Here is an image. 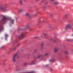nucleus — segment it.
Returning a JSON list of instances; mask_svg holds the SVG:
<instances>
[{
	"mask_svg": "<svg viewBox=\"0 0 73 73\" xmlns=\"http://www.w3.org/2000/svg\"><path fill=\"white\" fill-rule=\"evenodd\" d=\"M6 39H7L6 38L5 39L6 40Z\"/></svg>",
	"mask_w": 73,
	"mask_h": 73,
	"instance_id": "obj_45",
	"label": "nucleus"
},
{
	"mask_svg": "<svg viewBox=\"0 0 73 73\" xmlns=\"http://www.w3.org/2000/svg\"><path fill=\"white\" fill-rule=\"evenodd\" d=\"M17 53H16L14 54V55L12 57V60L13 62H16V56H17Z\"/></svg>",
	"mask_w": 73,
	"mask_h": 73,
	"instance_id": "obj_3",
	"label": "nucleus"
},
{
	"mask_svg": "<svg viewBox=\"0 0 73 73\" xmlns=\"http://www.w3.org/2000/svg\"><path fill=\"white\" fill-rule=\"evenodd\" d=\"M27 73H34V71L28 72Z\"/></svg>",
	"mask_w": 73,
	"mask_h": 73,
	"instance_id": "obj_17",
	"label": "nucleus"
},
{
	"mask_svg": "<svg viewBox=\"0 0 73 73\" xmlns=\"http://www.w3.org/2000/svg\"><path fill=\"white\" fill-rule=\"evenodd\" d=\"M71 37H73V34L71 35Z\"/></svg>",
	"mask_w": 73,
	"mask_h": 73,
	"instance_id": "obj_35",
	"label": "nucleus"
},
{
	"mask_svg": "<svg viewBox=\"0 0 73 73\" xmlns=\"http://www.w3.org/2000/svg\"><path fill=\"white\" fill-rule=\"evenodd\" d=\"M25 65H28V63H26L24 64Z\"/></svg>",
	"mask_w": 73,
	"mask_h": 73,
	"instance_id": "obj_26",
	"label": "nucleus"
},
{
	"mask_svg": "<svg viewBox=\"0 0 73 73\" xmlns=\"http://www.w3.org/2000/svg\"><path fill=\"white\" fill-rule=\"evenodd\" d=\"M20 46V44H18L17 45V47H19Z\"/></svg>",
	"mask_w": 73,
	"mask_h": 73,
	"instance_id": "obj_22",
	"label": "nucleus"
},
{
	"mask_svg": "<svg viewBox=\"0 0 73 73\" xmlns=\"http://www.w3.org/2000/svg\"><path fill=\"white\" fill-rule=\"evenodd\" d=\"M34 52H37V50L35 49L34 50Z\"/></svg>",
	"mask_w": 73,
	"mask_h": 73,
	"instance_id": "obj_31",
	"label": "nucleus"
},
{
	"mask_svg": "<svg viewBox=\"0 0 73 73\" xmlns=\"http://www.w3.org/2000/svg\"><path fill=\"white\" fill-rule=\"evenodd\" d=\"M5 37L6 38H7V37H8V35H7V34H6L5 35Z\"/></svg>",
	"mask_w": 73,
	"mask_h": 73,
	"instance_id": "obj_18",
	"label": "nucleus"
},
{
	"mask_svg": "<svg viewBox=\"0 0 73 73\" xmlns=\"http://www.w3.org/2000/svg\"><path fill=\"white\" fill-rule=\"evenodd\" d=\"M19 3H20V4H21V5H22L23 4V3L22 0H20V1Z\"/></svg>",
	"mask_w": 73,
	"mask_h": 73,
	"instance_id": "obj_13",
	"label": "nucleus"
},
{
	"mask_svg": "<svg viewBox=\"0 0 73 73\" xmlns=\"http://www.w3.org/2000/svg\"><path fill=\"white\" fill-rule=\"evenodd\" d=\"M59 50V48H54V50L55 52H57Z\"/></svg>",
	"mask_w": 73,
	"mask_h": 73,
	"instance_id": "obj_7",
	"label": "nucleus"
},
{
	"mask_svg": "<svg viewBox=\"0 0 73 73\" xmlns=\"http://www.w3.org/2000/svg\"><path fill=\"white\" fill-rule=\"evenodd\" d=\"M44 36V35H42V34L41 35H40V36H41V38H44V36Z\"/></svg>",
	"mask_w": 73,
	"mask_h": 73,
	"instance_id": "obj_20",
	"label": "nucleus"
},
{
	"mask_svg": "<svg viewBox=\"0 0 73 73\" xmlns=\"http://www.w3.org/2000/svg\"><path fill=\"white\" fill-rule=\"evenodd\" d=\"M54 0H50V1L51 2H52V1H54Z\"/></svg>",
	"mask_w": 73,
	"mask_h": 73,
	"instance_id": "obj_30",
	"label": "nucleus"
},
{
	"mask_svg": "<svg viewBox=\"0 0 73 73\" xmlns=\"http://www.w3.org/2000/svg\"><path fill=\"white\" fill-rule=\"evenodd\" d=\"M4 46H2V47H1V48H4Z\"/></svg>",
	"mask_w": 73,
	"mask_h": 73,
	"instance_id": "obj_38",
	"label": "nucleus"
},
{
	"mask_svg": "<svg viewBox=\"0 0 73 73\" xmlns=\"http://www.w3.org/2000/svg\"><path fill=\"white\" fill-rule=\"evenodd\" d=\"M67 41H71V40H70V39H67Z\"/></svg>",
	"mask_w": 73,
	"mask_h": 73,
	"instance_id": "obj_27",
	"label": "nucleus"
},
{
	"mask_svg": "<svg viewBox=\"0 0 73 73\" xmlns=\"http://www.w3.org/2000/svg\"><path fill=\"white\" fill-rule=\"evenodd\" d=\"M56 61L55 59H51L49 60L50 62H54Z\"/></svg>",
	"mask_w": 73,
	"mask_h": 73,
	"instance_id": "obj_8",
	"label": "nucleus"
},
{
	"mask_svg": "<svg viewBox=\"0 0 73 73\" xmlns=\"http://www.w3.org/2000/svg\"><path fill=\"white\" fill-rule=\"evenodd\" d=\"M50 71H52V70H53V69L50 68Z\"/></svg>",
	"mask_w": 73,
	"mask_h": 73,
	"instance_id": "obj_32",
	"label": "nucleus"
},
{
	"mask_svg": "<svg viewBox=\"0 0 73 73\" xmlns=\"http://www.w3.org/2000/svg\"><path fill=\"white\" fill-rule=\"evenodd\" d=\"M42 35H43V36H46V35H47V34L45 33H42Z\"/></svg>",
	"mask_w": 73,
	"mask_h": 73,
	"instance_id": "obj_12",
	"label": "nucleus"
},
{
	"mask_svg": "<svg viewBox=\"0 0 73 73\" xmlns=\"http://www.w3.org/2000/svg\"><path fill=\"white\" fill-rule=\"evenodd\" d=\"M68 15L67 14H65V19H67V17H68Z\"/></svg>",
	"mask_w": 73,
	"mask_h": 73,
	"instance_id": "obj_16",
	"label": "nucleus"
},
{
	"mask_svg": "<svg viewBox=\"0 0 73 73\" xmlns=\"http://www.w3.org/2000/svg\"><path fill=\"white\" fill-rule=\"evenodd\" d=\"M48 54H49L48 53H46L45 54V56H47V55H48Z\"/></svg>",
	"mask_w": 73,
	"mask_h": 73,
	"instance_id": "obj_24",
	"label": "nucleus"
},
{
	"mask_svg": "<svg viewBox=\"0 0 73 73\" xmlns=\"http://www.w3.org/2000/svg\"><path fill=\"white\" fill-rule=\"evenodd\" d=\"M54 42H56V40H54Z\"/></svg>",
	"mask_w": 73,
	"mask_h": 73,
	"instance_id": "obj_37",
	"label": "nucleus"
},
{
	"mask_svg": "<svg viewBox=\"0 0 73 73\" xmlns=\"http://www.w3.org/2000/svg\"><path fill=\"white\" fill-rule=\"evenodd\" d=\"M49 64H47V65L44 66V67H45L46 68L47 67H49Z\"/></svg>",
	"mask_w": 73,
	"mask_h": 73,
	"instance_id": "obj_14",
	"label": "nucleus"
},
{
	"mask_svg": "<svg viewBox=\"0 0 73 73\" xmlns=\"http://www.w3.org/2000/svg\"><path fill=\"white\" fill-rule=\"evenodd\" d=\"M3 29V27L1 26L0 27V32H1V31H2Z\"/></svg>",
	"mask_w": 73,
	"mask_h": 73,
	"instance_id": "obj_11",
	"label": "nucleus"
},
{
	"mask_svg": "<svg viewBox=\"0 0 73 73\" xmlns=\"http://www.w3.org/2000/svg\"><path fill=\"white\" fill-rule=\"evenodd\" d=\"M25 15L26 16H27V17H29V18L30 17V15L29 13H26L25 14Z\"/></svg>",
	"mask_w": 73,
	"mask_h": 73,
	"instance_id": "obj_9",
	"label": "nucleus"
},
{
	"mask_svg": "<svg viewBox=\"0 0 73 73\" xmlns=\"http://www.w3.org/2000/svg\"><path fill=\"white\" fill-rule=\"evenodd\" d=\"M45 0H43V1H45Z\"/></svg>",
	"mask_w": 73,
	"mask_h": 73,
	"instance_id": "obj_42",
	"label": "nucleus"
},
{
	"mask_svg": "<svg viewBox=\"0 0 73 73\" xmlns=\"http://www.w3.org/2000/svg\"><path fill=\"white\" fill-rule=\"evenodd\" d=\"M45 4H48V3L46 2V3Z\"/></svg>",
	"mask_w": 73,
	"mask_h": 73,
	"instance_id": "obj_39",
	"label": "nucleus"
},
{
	"mask_svg": "<svg viewBox=\"0 0 73 73\" xmlns=\"http://www.w3.org/2000/svg\"><path fill=\"white\" fill-rule=\"evenodd\" d=\"M43 23H45V20H43Z\"/></svg>",
	"mask_w": 73,
	"mask_h": 73,
	"instance_id": "obj_36",
	"label": "nucleus"
},
{
	"mask_svg": "<svg viewBox=\"0 0 73 73\" xmlns=\"http://www.w3.org/2000/svg\"><path fill=\"white\" fill-rule=\"evenodd\" d=\"M24 0V1H25V0Z\"/></svg>",
	"mask_w": 73,
	"mask_h": 73,
	"instance_id": "obj_43",
	"label": "nucleus"
},
{
	"mask_svg": "<svg viewBox=\"0 0 73 73\" xmlns=\"http://www.w3.org/2000/svg\"><path fill=\"white\" fill-rule=\"evenodd\" d=\"M17 49V47H16L15 48H14L13 49L14 50H16V49Z\"/></svg>",
	"mask_w": 73,
	"mask_h": 73,
	"instance_id": "obj_23",
	"label": "nucleus"
},
{
	"mask_svg": "<svg viewBox=\"0 0 73 73\" xmlns=\"http://www.w3.org/2000/svg\"><path fill=\"white\" fill-rule=\"evenodd\" d=\"M65 53L66 54H68V51H66L65 52Z\"/></svg>",
	"mask_w": 73,
	"mask_h": 73,
	"instance_id": "obj_28",
	"label": "nucleus"
},
{
	"mask_svg": "<svg viewBox=\"0 0 73 73\" xmlns=\"http://www.w3.org/2000/svg\"><path fill=\"white\" fill-rule=\"evenodd\" d=\"M4 65H5V64H4Z\"/></svg>",
	"mask_w": 73,
	"mask_h": 73,
	"instance_id": "obj_44",
	"label": "nucleus"
},
{
	"mask_svg": "<svg viewBox=\"0 0 73 73\" xmlns=\"http://www.w3.org/2000/svg\"><path fill=\"white\" fill-rule=\"evenodd\" d=\"M24 33H21L20 35L19 36V38H24Z\"/></svg>",
	"mask_w": 73,
	"mask_h": 73,
	"instance_id": "obj_5",
	"label": "nucleus"
},
{
	"mask_svg": "<svg viewBox=\"0 0 73 73\" xmlns=\"http://www.w3.org/2000/svg\"><path fill=\"white\" fill-rule=\"evenodd\" d=\"M55 4H56V5H57L58 4V3L57 2H54Z\"/></svg>",
	"mask_w": 73,
	"mask_h": 73,
	"instance_id": "obj_19",
	"label": "nucleus"
},
{
	"mask_svg": "<svg viewBox=\"0 0 73 73\" xmlns=\"http://www.w3.org/2000/svg\"><path fill=\"white\" fill-rule=\"evenodd\" d=\"M46 8V7H45V6H44V7H43V9H45V8Z\"/></svg>",
	"mask_w": 73,
	"mask_h": 73,
	"instance_id": "obj_29",
	"label": "nucleus"
},
{
	"mask_svg": "<svg viewBox=\"0 0 73 73\" xmlns=\"http://www.w3.org/2000/svg\"><path fill=\"white\" fill-rule=\"evenodd\" d=\"M34 61H33L32 63H30V65H33V64H34Z\"/></svg>",
	"mask_w": 73,
	"mask_h": 73,
	"instance_id": "obj_15",
	"label": "nucleus"
},
{
	"mask_svg": "<svg viewBox=\"0 0 73 73\" xmlns=\"http://www.w3.org/2000/svg\"><path fill=\"white\" fill-rule=\"evenodd\" d=\"M36 1H38L39 0H36Z\"/></svg>",
	"mask_w": 73,
	"mask_h": 73,
	"instance_id": "obj_41",
	"label": "nucleus"
},
{
	"mask_svg": "<svg viewBox=\"0 0 73 73\" xmlns=\"http://www.w3.org/2000/svg\"><path fill=\"white\" fill-rule=\"evenodd\" d=\"M65 29L66 30L69 29H72V27L71 26V23H69L66 26Z\"/></svg>",
	"mask_w": 73,
	"mask_h": 73,
	"instance_id": "obj_2",
	"label": "nucleus"
},
{
	"mask_svg": "<svg viewBox=\"0 0 73 73\" xmlns=\"http://www.w3.org/2000/svg\"><path fill=\"white\" fill-rule=\"evenodd\" d=\"M40 57H41V55H39V56H38V58H40Z\"/></svg>",
	"mask_w": 73,
	"mask_h": 73,
	"instance_id": "obj_33",
	"label": "nucleus"
},
{
	"mask_svg": "<svg viewBox=\"0 0 73 73\" xmlns=\"http://www.w3.org/2000/svg\"><path fill=\"white\" fill-rule=\"evenodd\" d=\"M3 19L2 20V21L3 22V24H5L6 22H7L8 21H9V20L10 21V23L12 24H14V20L11 19V18H7L3 16Z\"/></svg>",
	"mask_w": 73,
	"mask_h": 73,
	"instance_id": "obj_1",
	"label": "nucleus"
},
{
	"mask_svg": "<svg viewBox=\"0 0 73 73\" xmlns=\"http://www.w3.org/2000/svg\"><path fill=\"white\" fill-rule=\"evenodd\" d=\"M41 45L42 46L44 45V43L43 42L42 43Z\"/></svg>",
	"mask_w": 73,
	"mask_h": 73,
	"instance_id": "obj_25",
	"label": "nucleus"
},
{
	"mask_svg": "<svg viewBox=\"0 0 73 73\" xmlns=\"http://www.w3.org/2000/svg\"><path fill=\"white\" fill-rule=\"evenodd\" d=\"M50 16H53V14L52 13L50 14Z\"/></svg>",
	"mask_w": 73,
	"mask_h": 73,
	"instance_id": "obj_34",
	"label": "nucleus"
},
{
	"mask_svg": "<svg viewBox=\"0 0 73 73\" xmlns=\"http://www.w3.org/2000/svg\"><path fill=\"white\" fill-rule=\"evenodd\" d=\"M23 9H21L20 10H19V13H21V12H23Z\"/></svg>",
	"mask_w": 73,
	"mask_h": 73,
	"instance_id": "obj_10",
	"label": "nucleus"
},
{
	"mask_svg": "<svg viewBox=\"0 0 73 73\" xmlns=\"http://www.w3.org/2000/svg\"><path fill=\"white\" fill-rule=\"evenodd\" d=\"M6 9V7H0V10H1L2 11H3V12H5Z\"/></svg>",
	"mask_w": 73,
	"mask_h": 73,
	"instance_id": "obj_4",
	"label": "nucleus"
},
{
	"mask_svg": "<svg viewBox=\"0 0 73 73\" xmlns=\"http://www.w3.org/2000/svg\"><path fill=\"white\" fill-rule=\"evenodd\" d=\"M26 29H22V30L23 31L24 30H25V29H29V26L28 25H27L26 26Z\"/></svg>",
	"mask_w": 73,
	"mask_h": 73,
	"instance_id": "obj_6",
	"label": "nucleus"
},
{
	"mask_svg": "<svg viewBox=\"0 0 73 73\" xmlns=\"http://www.w3.org/2000/svg\"><path fill=\"white\" fill-rule=\"evenodd\" d=\"M38 37H35V38H38Z\"/></svg>",
	"mask_w": 73,
	"mask_h": 73,
	"instance_id": "obj_40",
	"label": "nucleus"
},
{
	"mask_svg": "<svg viewBox=\"0 0 73 73\" xmlns=\"http://www.w3.org/2000/svg\"><path fill=\"white\" fill-rule=\"evenodd\" d=\"M33 16L35 17H36V16H37V15L35 14L33 15Z\"/></svg>",
	"mask_w": 73,
	"mask_h": 73,
	"instance_id": "obj_21",
	"label": "nucleus"
}]
</instances>
